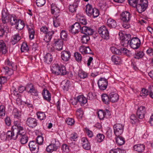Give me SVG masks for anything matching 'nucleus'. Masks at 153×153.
Listing matches in <instances>:
<instances>
[{
	"mask_svg": "<svg viewBox=\"0 0 153 153\" xmlns=\"http://www.w3.org/2000/svg\"><path fill=\"white\" fill-rule=\"evenodd\" d=\"M2 20L3 23L6 24L7 22H10L11 25H16L18 21L20 20L18 19L15 15L8 14L7 10H3L2 11Z\"/></svg>",
	"mask_w": 153,
	"mask_h": 153,
	"instance_id": "1",
	"label": "nucleus"
},
{
	"mask_svg": "<svg viewBox=\"0 0 153 153\" xmlns=\"http://www.w3.org/2000/svg\"><path fill=\"white\" fill-rule=\"evenodd\" d=\"M51 70L53 73L56 75H65L67 73L65 66L60 68L58 64H54L51 67Z\"/></svg>",
	"mask_w": 153,
	"mask_h": 153,
	"instance_id": "2",
	"label": "nucleus"
},
{
	"mask_svg": "<svg viewBox=\"0 0 153 153\" xmlns=\"http://www.w3.org/2000/svg\"><path fill=\"white\" fill-rule=\"evenodd\" d=\"M148 6V2L147 0H138L136 6L137 10L141 13L144 11Z\"/></svg>",
	"mask_w": 153,
	"mask_h": 153,
	"instance_id": "3",
	"label": "nucleus"
},
{
	"mask_svg": "<svg viewBox=\"0 0 153 153\" xmlns=\"http://www.w3.org/2000/svg\"><path fill=\"white\" fill-rule=\"evenodd\" d=\"M119 35L121 41L122 45L124 46L128 45L131 39V35L130 34H124L122 32H119Z\"/></svg>",
	"mask_w": 153,
	"mask_h": 153,
	"instance_id": "4",
	"label": "nucleus"
},
{
	"mask_svg": "<svg viewBox=\"0 0 153 153\" xmlns=\"http://www.w3.org/2000/svg\"><path fill=\"white\" fill-rule=\"evenodd\" d=\"M98 32L102 38L106 39H109V33L105 26H103L100 27L98 29Z\"/></svg>",
	"mask_w": 153,
	"mask_h": 153,
	"instance_id": "5",
	"label": "nucleus"
},
{
	"mask_svg": "<svg viewBox=\"0 0 153 153\" xmlns=\"http://www.w3.org/2000/svg\"><path fill=\"white\" fill-rule=\"evenodd\" d=\"M124 126L120 123L115 124L113 126L114 132L116 136H119L123 133Z\"/></svg>",
	"mask_w": 153,
	"mask_h": 153,
	"instance_id": "6",
	"label": "nucleus"
},
{
	"mask_svg": "<svg viewBox=\"0 0 153 153\" xmlns=\"http://www.w3.org/2000/svg\"><path fill=\"white\" fill-rule=\"evenodd\" d=\"M27 91L28 93L34 96H38L39 92L34 85L31 83L27 84L26 85Z\"/></svg>",
	"mask_w": 153,
	"mask_h": 153,
	"instance_id": "7",
	"label": "nucleus"
},
{
	"mask_svg": "<svg viewBox=\"0 0 153 153\" xmlns=\"http://www.w3.org/2000/svg\"><path fill=\"white\" fill-rule=\"evenodd\" d=\"M130 45L133 49H138L140 46V41L137 37L132 38L130 42Z\"/></svg>",
	"mask_w": 153,
	"mask_h": 153,
	"instance_id": "8",
	"label": "nucleus"
},
{
	"mask_svg": "<svg viewBox=\"0 0 153 153\" xmlns=\"http://www.w3.org/2000/svg\"><path fill=\"white\" fill-rule=\"evenodd\" d=\"M17 138L19 139L20 142L22 144L26 143L28 140L27 136L23 131L18 132L17 135Z\"/></svg>",
	"mask_w": 153,
	"mask_h": 153,
	"instance_id": "9",
	"label": "nucleus"
},
{
	"mask_svg": "<svg viewBox=\"0 0 153 153\" xmlns=\"http://www.w3.org/2000/svg\"><path fill=\"white\" fill-rule=\"evenodd\" d=\"M98 84L100 90H104L106 89L108 86V81L104 78H101L98 81Z\"/></svg>",
	"mask_w": 153,
	"mask_h": 153,
	"instance_id": "10",
	"label": "nucleus"
},
{
	"mask_svg": "<svg viewBox=\"0 0 153 153\" xmlns=\"http://www.w3.org/2000/svg\"><path fill=\"white\" fill-rule=\"evenodd\" d=\"M18 132L17 130L12 128V131H8L6 135L4 133H3V134L10 139H13L15 140L17 139V135L18 134Z\"/></svg>",
	"mask_w": 153,
	"mask_h": 153,
	"instance_id": "11",
	"label": "nucleus"
},
{
	"mask_svg": "<svg viewBox=\"0 0 153 153\" xmlns=\"http://www.w3.org/2000/svg\"><path fill=\"white\" fill-rule=\"evenodd\" d=\"M146 113V107L144 106H141L138 108L137 111V115L139 119L142 120L144 118Z\"/></svg>",
	"mask_w": 153,
	"mask_h": 153,
	"instance_id": "12",
	"label": "nucleus"
},
{
	"mask_svg": "<svg viewBox=\"0 0 153 153\" xmlns=\"http://www.w3.org/2000/svg\"><path fill=\"white\" fill-rule=\"evenodd\" d=\"M38 145L36 142L34 141H31L29 143L28 146L32 153H36L38 152Z\"/></svg>",
	"mask_w": 153,
	"mask_h": 153,
	"instance_id": "13",
	"label": "nucleus"
},
{
	"mask_svg": "<svg viewBox=\"0 0 153 153\" xmlns=\"http://www.w3.org/2000/svg\"><path fill=\"white\" fill-rule=\"evenodd\" d=\"M82 27L80 23L76 22L69 27V31L72 33L75 34L78 33L79 30H80Z\"/></svg>",
	"mask_w": 153,
	"mask_h": 153,
	"instance_id": "14",
	"label": "nucleus"
},
{
	"mask_svg": "<svg viewBox=\"0 0 153 153\" xmlns=\"http://www.w3.org/2000/svg\"><path fill=\"white\" fill-rule=\"evenodd\" d=\"M131 17L130 13L127 11L123 12L121 14L120 19L123 22H129Z\"/></svg>",
	"mask_w": 153,
	"mask_h": 153,
	"instance_id": "15",
	"label": "nucleus"
},
{
	"mask_svg": "<svg viewBox=\"0 0 153 153\" xmlns=\"http://www.w3.org/2000/svg\"><path fill=\"white\" fill-rule=\"evenodd\" d=\"M26 124L29 127L33 128L37 125V123L36 119L32 117H29L26 121Z\"/></svg>",
	"mask_w": 153,
	"mask_h": 153,
	"instance_id": "16",
	"label": "nucleus"
},
{
	"mask_svg": "<svg viewBox=\"0 0 153 153\" xmlns=\"http://www.w3.org/2000/svg\"><path fill=\"white\" fill-rule=\"evenodd\" d=\"M80 31L82 33L88 36L92 35L94 32L92 29L85 26H83L81 28Z\"/></svg>",
	"mask_w": 153,
	"mask_h": 153,
	"instance_id": "17",
	"label": "nucleus"
},
{
	"mask_svg": "<svg viewBox=\"0 0 153 153\" xmlns=\"http://www.w3.org/2000/svg\"><path fill=\"white\" fill-rule=\"evenodd\" d=\"M71 56V53L69 51H63L61 53V57L64 61L67 62L70 59Z\"/></svg>",
	"mask_w": 153,
	"mask_h": 153,
	"instance_id": "18",
	"label": "nucleus"
},
{
	"mask_svg": "<svg viewBox=\"0 0 153 153\" xmlns=\"http://www.w3.org/2000/svg\"><path fill=\"white\" fill-rule=\"evenodd\" d=\"M14 124V125L12 127V129L17 130L18 132L23 131L24 128L23 127L21 126L20 122L19 120H15Z\"/></svg>",
	"mask_w": 153,
	"mask_h": 153,
	"instance_id": "19",
	"label": "nucleus"
},
{
	"mask_svg": "<svg viewBox=\"0 0 153 153\" xmlns=\"http://www.w3.org/2000/svg\"><path fill=\"white\" fill-rule=\"evenodd\" d=\"M81 141L82 146L84 149L87 150L90 149L91 146L90 143L86 137H82Z\"/></svg>",
	"mask_w": 153,
	"mask_h": 153,
	"instance_id": "20",
	"label": "nucleus"
},
{
	"mask_svg": "<svg viewBox=\"0 0 153 153\" xmlns=\"http://www.w3.org/2000/svg\"><path fill=\"white\" fill-rule=\"evenodd\" d=\"M79 51L83 54L87 53L92 54V52L89 46L85 47L81 46L79 48Z\"/></svg>",
	"mask_w": 153,
	"mask_h": 153,
	"instance_id": "21",
	"label": "nucleus"
},
{
	"mask_svg": "<svg viewBox=\"0 0 153 153\" xmlns=\"http://www.w3.org/2000/svg\"><path fill=\"white\" fill-rule=\"evenodd\" d=\"M8 28L7 25L5 23L0 25V36H2L5 32L8 31Z\"/></svg>",
	"mask_w": 153,
	"mask_h": 153,
	"instance_id": "22",
	"label": "nucleus"
},
{
	"mask_svg": "<svg viewBox=\"0 0 153 153\" xmlns=\"http://www.w3.org/2000/svg\"><path fill=\"white\" fill-rule=\"evenodd\" d=\"M63 45V41L62 39H58L55 43L54 48L57 51H61L62 49Z\"/></svg>",
	"mask_w": 153,
	"mask_h": 153,
	"instance_id": "23",
	"label": "nucleus"
},
{
	"mask_svg": "<svg viewBox=\"0 0 153 153\" xmlns=\"http://www.w3.org/2000/svg\"><path fill=\"white\" fill-rule=\"evenodd\" d=\"M107 26L110 28H116L117 26L116 21L112 19H108L107 21Z\"/></svg>",
	"mask_w": 153,
	"mask_h": 153,
	"instance_id": "24",
	"label": "nucleus"
},
{
	"mask_svg": "<svg viewBox=\"0 0 153 153\" xmlns=\"http://www.w3.org/2000/svg\"><path fill=\"white\" fill-rule=\"evenodd\" d=\"M109 96L110 101L113 102H117L119 99L118 94L114 92L110 93L109 94Z\"/></svg>",
	"mask_w": 153,
	"mask_h": 153,
	"instance_id": "25",
	"label": "nucleus"
},
{
	"mask_svg": "<svg viewBox=\"0 0 153 153\" xmlns=\"http://www.w3.org/2000/svg\"><path fill=\"white\" fill-rule=\"evenodd\" d=\"M7 52L6 44L3 40H0V53L5 54Z\"/></svg>",
	"mask_w": 153,
	"mask_h": 153,
	"instance_id": "26",
	"label": "nucleus"
},
{
	"mask_svg": "<svg viewBox=\"0 0 153 153\" xmlns=\"http://www.w3.org/2000/svg\"><path fill=\"white\" fill-rule=\"evenodd\" d=\"M133 148L135 151L138 152H142L145 149V146L143 144H138L134 145Z\"/></svg>",
	"mask_w": 153,
	"mask_h": 153,
	"instance_id": "27",
	"label": "nucleus"
},
{
	"mask_svg": "<svg viewBox=\"0 0 153 153\" xmlns=\"http://www.w3.org/2000/svg\"><path fill=\"white\" fill-rule=\"evenodd\" d=\"M44 99L48 101H49L51 100V94L49 91L46 89H44L42 93Z\"/></svg>",
	"mask_w": 153,
	"mask_h": 153,
	"instance_id": "28",
	"label": "nucleus"
},
{
	"mask_svg": "<svg viewBox=\"0 0 153 153\" xmlns=\"http://www.w3.org/2000/svg\"><path fill=\"white\" fill-rule=\"evenodd\" d=\"M53 58L52 55L50 53H47L44 57V61L48 64H51L53 61Z\"/></svg>",
	"mask_w": 153,
	"mask_h": 153,
	"instance_id": "29",
	"label": "nucleus"
},
{
	"mask_svg": "<svg viewBox=\"0 0 153 153\" xmlns=\"http://www.w3.org/2000/svg\"><path fill=\"white\" fill-rule=\"evenodd\" d=\"M94 8H93L91 5L88 4L86 6L85 12L88 16H91L92 15V12Z\"/></svg>",
	"mask_w": 153,
	"mask_h": 153,
	"instance_id": "30",
	"label": "nucleus"
},
{
	"mask_svg": "<svg viewBox=\"0 0 153 153\" xmlns=\"http://www.w3.org/2000/svg\"><path fill=\"white\" fill-rule=\"evenodd\" d=\"M77 100L81 106H83L87 102L86 98L82 95L78 96Z\"/></svg>",
	"mask_w": 153,
	"mask_h": 153,
	"instance_id": "31",
	"label": "nucleus"
},
{
	"mask_svg": "<svg viewBox=\"0 0 153 153\" xmlns=\"http://www.w3.org/2000/svg\"><path fill=\"white\" fill-rule=\"evenodd\" d=\"M54 33V31H51L48 32V33L46 34L44 40L46 42H49L52 38V36Z\"/></svg>",
	"mask_w": 153,
	"mask_h": 153,
	"instance_id": "32",
	"label": "nucleus"
},
{
	"mask_svg": "<svg viewBox=\"0 0 153 153\" xmlns=\"http://www.w3.org/2000/svg\"><path fill=\"white\" fill-rule=\"evenodd\" d=\"M51 144L53 146L54 150L56 151L59 148L60 146V143L59 141L56 139H53L52 140Z\"/></svg>",
	"mask_w": 153,
	"mask_h": 153,
	"instance_id": "33",
	"label": "nucleus"
},
{
	"mask_svg": "<svg viewBox=\"0 0 153 153\" xmlns=\"http://www.w3.org/2000/svg\"><path fill=\"white\" fill-rule=\"evenodd\" d=\"M33 28L34 26L33 24L30 26V27H28L29 36L30 39H32L34 38L35 32Z\"/></svg>",
	"mask_w": 153,
	"mask_h": 153,
	"instance_id": "34",
	"label": "nucleus"
},
{
	"mask_svg": "<svg viewBox=\"0 0 153 153\" xmlns=\"http://www.w3.org/2000/svg\"><path fill=\"white\" fill-rule=\"evenodd\" d=\"M21 38L18 34L13 36L11 38L10 42L13 45H14L20 40Z\"/></svg>",
	"mask_w": 153,
	"mask_h": 153,
	"instance_id": "35",
	"label": "nucleus"
},
{
	"mask_svg": "<svg viewBox=\"0 0 153 153\" xmlns=\"http://www.w3.org/2000/svg\"><path fill=\"white\" fill-rule=\"evenodd\" d=\"M3 71L5 73V74H7L9 76H10L13 73V70L11 68H9L7 66L4 67H3Z\"/></svg>",
	"mask_w": 153,
	"mask_h": 153,
	"instance_id": "36",
	"label": "nucleus"
},
{
	"mask_svg": "<svg viewBox=\"0 0 153 153\" xmlns=\"http://www.w3.org/2000/svg\"><path fill=\"white\" fill-rule=\"evenodd\" d=\"M102 100L103 102L106 104H108L110 101V96L109 97L106 94H103L102 95Z\"/></svg>",
	"mask_w": 153,
	"mask_h": 153,
	"instance_id": "37",
	"label": "nucleus"
},
{
	"mask_svg": "<svg viewBox=\"0 0 153 153\" xmlns=\"http://www.w3.org/2000/svg\"><path fill=\"white\" fill-rule=\"evenodd\" d=\"M116 138V142L119 145H122L125 143L124 138L121 136H117Z\"/></svg>",
	"mask_w": 153,
	"mask_h": 153,
	"instance_id": "38",
	"label": "nucleus"
},
{
	"mask_svg": "<svg viewBox=\"0 0 153 153\" xmlns=\"http://www.w3.org/2000/svg\"><path fill=\"white\" fill-rule=\"evenodd\" d=\"M144 55V53L142 51L136 52L135 53L134 58L137 59H139L143 57Z\"/></svg>",
	"mask_w": 153,
	"mask_h": 153,
	"instance_id": "39",
	"label": "nucleus"
},
{
	"mask_svg": "<svg viewBox=\"0 0 153 153\" xmlns=\"http://www.w3.org/2000/svg\"><path fill=\"white\" fill-rule=\"evenodd\" d=\"M20 22H19V21H18V23L16 25V28L17 29L21 30H22L25 27V24L23 21L22 20H20Z\"/></svg>",
	"mask_w": 153,
	"mask_h": 153,
	"instance_id": "40",
	"label": "nucleus"
},
{
	"mask_svg": "<svg viewBox=\"0 0 153 153\" xmlns=\"http://www.w3.org/2000/svg\"><path fill=\"white\" fill-rule=\"evenodd\" d=\"M112 61L116 64H119L121 62V59L116 55H113L111 57Z\"/></svg>",
	"mask_w": 153,
	"mask_h": 153,
	"instance_id": "41",
	"label": "nucleus"
},
{
	"mask_svg": "<svg viewBox=\"0 0 153 153\" xmlns=\"http://www.w3.org/2000/svg\"><path fill=\"white\" fill-rule=\"evenodd\" d=\"M78 76L81 79H85L88 76L87 74L82 70H79L78 73Z\"/></svg>",
	"mask_w": 153,
	"mask_h": 153,
	"instance_id": "42",
	"label": "nucleus"
},
{
	"mask_svg": "<svg viewBox=\"0 0 153 153\" xmlns=\"http://www.w3.org/2000/svg\"><path fill=\"white\" fill-rule=\"evenodd\" d=\"M90 39L89 36L84 34L82 36V43L83 44H86L89 41Z\"/></svg>",
	"mask_w": 153,
	"mask_h": 153,
	"instance_id": "43",
	"label": "nucleus"
},
{
	"mask_svg": "<svg viewBox=\"0 0 153 153\" xmlns=\"http://www.w3.org/2000/svg\"><path fill=\"white\" fill-rule=\"evenodd\" d=\"M60 19L58 16H56L55 17V19H53V25L54 27H57L59 26L60 24Z\"/></svg>",
	"mask_w": 153,
	"mask_h": 153,
	"instance_id": "44",
	"label": "nucleus"
},
{
	"mask_svg": "<svg viewBox=\"0 0 153 153\" xmlns=\"http://www.w3.org/2000/svg\"><path fill=\"white\" fill-rule=\"evenodd\" d=\"M126 151L120 149H112L110 151V153H125Z\"/></svg>",
	"mask_w": 153,
	"mask_h": 153,
	"instance_id": "45",
	"label": "nucleus"
},
{
	"mask_svg": "<svg viewBox=\"0 0 153 153\" xmlns=\"http://www.w3.org/2000/svg\"><path fill=\"white\" fill-rule=\"evenodd\" d=\"M74 57L76 60L78 62H81L82 59V56L78 52H75L74 54Z\"/></svg>",
	"mask_w": 153,
	"mask_h": 153,
	"instance_id": "46",
	"label": "nucleus"
},
{
	"mask_svg": "<svg viewBox=\"0 0 153 153\" xmlns=\"http://www.w3.org/2000/svg\"><path fill=\"white\" fill-rule=\"evenodd\" d=\"M58 8L57 7L56 5L54 4H52L51 5V13L52 14L55 13H57L59 12Z\"/></svg>",
	"mask_w": 153,
	"mask_h": 153,
	"instance_id": "47",
	"label": "nucleus"
},
{
	"mask_svg": "<svg viewBox=\"0 0 153 153\" xmlns=\"http://www.w3.org/2000/svg\"><path fill=\"white\" fill-rule=\"evenodd\" d=\"M149 91H148L146 89L143 88L141 90L140 96L143 97H146L148 95H149Z\"/></svg>",
	"mask_w": 153,
	"mask_h": 153,
	"instance_id": "48",
	"label": "nucleus"
},
{
	"mask_svg": "<svg viewBox=\"0 0 153 153\" xmlns=\"http://www.w3.org/2000/svg\"><path fill=\"white\" fill-rule=\"evenodd\" d=\"M105 136L102 134L98 133L96 136V139L99 142H102L105 138Z\"/></svg>",
	"mask_w": 153,
	"mask_h": 153,
	"instance_id": "49",
	"label": "nucleus"
},
{
	"mask_svg": "<svg viewBox=\"0 0 153 153\" xmlns=\"http://www.w3.org/2000/svg\"><path fill=\"white\" fill-rule=\"evenodd\" d=\"M20 49L22 52L27 51L29 50V48L27 43H23L21 46Z\"/></svg>",
	"mask_w": 153,
	"mask_h": 153,
	"instance_id": "50",
	"label": "nucleus"
},
{
	"mask_svg": "<svg viewBox=\"0 0 153 153\" xmlns=\"http://www.w3.org/2000/svg\"><path fill=\"white\" fill-rule=\"evenodd\" d=\"M111 50L112 52L116 54H121V52L120 49H118L114 47H112L111 48Z\"/></svg>",
	"mask_w": 153,
	"mask_h": 153,
	"instance_id": "51",
	"label": "nucleus"
},
{
	"mask_svg": "<svg viewBox=\"0 0 153 153\" xmlns=\"http://www.w3.org/2000/svg\"><path fill=\"white\" fill-rule=\"evenodd\" d=\"M37 118L40 120H42L45 118V115L44 112H38L36 113Z\"/></svg>",
	"mask_w": 153,
	"mask_h": 153,
	"instance_id": "52",
	"label": "nucleus"
},
{
	"mask_svg": "<svg viewBox=\"0 0 153 153\" xmlns=\"http://www.w3.org/2000/svg\"><path fill=\"white\" fill-rule=\"evenodd\" d=\"M13 114L15 118L19 119L20 118V115L16 108H15L13 109Z\"/></svg>",
	"mask_w": 153,
	"mask_h": 153,
	"instance_id": "53",
	"label": "nucleus"
},
{
	"mask_svg": "<svg viewBox=\"0 0 153 153\" xmlns=\"http://www.w3.org/2000/svg\"><path fill=\"white\" fill-rule=\"evenodd\" d=\"M78 137V135L75 132H73L70 135V139L71 141H75L76 140Z\"/></svg>",
	"mask_w": 153,
	"mask_h": 153,
	"instance_id": "54",
	"label": "nucleus"
},
{
	"mask_svg": "<svg viewBox=\"0 0 153 153\" xmlns=\"http://www.w3.org/2000/svg\"><path fill=\"white\" fill-rule=\"evenodd\" d=\"M98 116L100 120H103L105 117V115L104 111L103 110H101L99 111L97 113Z\"/></svg>",
	"mask_w": 153,
	"mask_h": 153,
	"instance_id": "55",
	"label": "nucleus"
},
{
	"mask_svg": "<svg viewBox=\"0 0 153 153\" xmlns=\"http://www.w3.org/2000/svg\"><path fill=\"white\" fill-rule=\"evenodd\" d=\"M36 3L38 7L43 6L45 3V0H36Z\"/></svg>",
	"mask_w": 153,
	"mask_h": 153,
	"instance_id": "56",
	"label": "nucleus"
},
{
	"mask_svg": "<svg viewBox=\"0 0 153 153\" xmlns=\"http://www.w3.org/2000/svg\"><path fill=\"white\" fill-rule=\"evenodd\" d=\"M5 115V107L3 105H0V116H4Z\"/></svg>",
	"mask_w": 153,
	"mask_h": 153,
	"instance_id": "57",
	"label": "nucleus"
},
{
	"mask_svg": "<svg viewBox=\"0 0 153 153\" xmlns=\"http://www.w3.org/2000/svg\"><path fill=\"white\" fill-rule=\"evenodd\" d=\"M92 16L95 18L97 17L99 15V11L97 8H94V10L92 12Z\"/></svg>",
	"mask_w": 153,
	"mask_h": 153,
	"instance_id": "58",
	"label": "nucleus"
},
{
	"mask_svg": "<svg viewBox=\"0 0 153 153\" xmlns=\"http://www.w3.org/2000/svg\"><path fill=\"white\" fill-rule=\"evenodd\" d=\"M43 138L41 136H38L36 138V143L38 145H41L43 142Z\"/></svg>",
	"mask_w": 153,
	"mask_h": 153,
	"instance_id": "59",
	"label": "nucleus"
},
{
	"mask_svg": "<svg viewBox=\"0 0 153 153\" xmlns=\"http://www.w3.org/2000/svg\"><path fill=\"white\" fill-rule=\"evenodd\" d=\"M53 148V146L51 143H50V145L46 147V151L48 152H52L53 151H56V150H54V148Z\"/></svg>",
	"mask_w": 153,
	"mask_h": 153,
	"instance_id": "60",
	"label": "nucleus"
},
{
	"mask_svg": "<svg viewBox=\"0 0 153 153\" xmlns=\"http://www.w3.org/2000/svg\"><path fill=\"white\" fill-rule=\"evenodd\" d=\"M66 122L68 125L71 126L74 124L75 123L74 120L70 118H68L66 120Z\"/></svg>",
	"mask_w": 153,
	"mask_h": 153,
	"instance_id": "61",
	"label": "nucleus"
},
{
	"mask_svg": "<svg viewBox=\"0 0 153 153\" xmlns=\"http://www.w3.org/2000/svg\"><path fill=\"white\" fill-rule=\"evenodd\" d=\"M67 36V34L65 30H62L60 33V37L62 39L65 40Z\"/></svg>",
	"mask_w": 153,
	"mask_h": 153,
	"instance_id": "62",
	"label": "nucleus"
},
{
	"mask_svg": "<svg viewBox=\"0 0 153 153\" xmlns=\"http://www.w3.org/2000/svg\"><path fill=\"white\" fill-rule=\"evenodd\" d=\"M5 63L11 68H13L15 65V64L13 62L10 61L9 59H7L5 62Z\"/></svg>",
	"mask_w": 153,
	"mask_h": 153,
	"instance_id": "63",
	"label": "nucleus"
},
{
	"mask_svg": "<svg viewBox=\"0 0 153 153\" xmlns=\"http://www.w3.org/2000/svg\"><path fill=\"white\" fill-rule=\"evenodd\" d=\"M83 114V112L81 108L78 109L76 111V115L79 117H82Z\"/></svg>",
	"mask_w": 153,
	"mask_h": 153,
	"instance_id": "64",
	"label": "nucleus"
}]
</instances>
